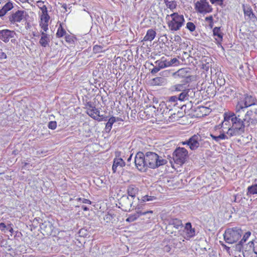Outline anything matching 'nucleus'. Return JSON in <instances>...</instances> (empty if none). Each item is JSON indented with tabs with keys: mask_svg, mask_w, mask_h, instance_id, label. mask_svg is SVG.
<instances>
[{
	"mask_svg": "<svg viewBox=\"0 0 257 257\" xmlns=\"http://www.w3.org/2000/svg\"><path fill=\"white\" fill-rule=\"evenodd\" d=\"M170 61V63H171V65H177L179 64V61L176 58H174L173 59H171Z\"/></svg>",
	"mask_w": 257,
	"mask_h": 257,
	"instance_id": "nucleus-60",
	"label": "nucleus"
},
{
	"mask_svg": "<svg viewBox=\"0 0 257 257\" xmlns=\"http://www.w3.org/2000/svg\"><path fill=\"white\" fill-rule=\"evenodd\" d=\"M223 116H224V120L221 123V124H220L221 127H223L224 125H225V126L228 125V124L229 123V120H230V119H228L227 120H225V113L223 114Z\"/></svg>",
	"mask_w": 257,
	"mask_h": 257,
	"instance_id": "nucleus-58",
	"label": "nucleus"
},
{
	"mask_svg": "<svg viewBox=\"0 0 257 257\" xmlns=\"http://www.w3.org/2000/svg\"><path fill=\"white\" fill-rule=\"evenodd\" d=\"M93 50L95 53H101L104 51L103 47L100 45H95L93 47Z\"/></svg>",
	"mask_w": 257,
	"mask_h": 257,
	"instance_id": "nucleus-40",
	"label": "nucleus"
},
{
	"mask_svg": "<svg viewBox=\"0 0 257 257\" xmlns=\"http://www.w3.org/2000/svg\"><path fill=\"white\" fill-rule=\"evenodd\" d=\"M77 200L78 201H82V203H85V204H91V201H90L89 200L87 199L78 198L77 199Z\"/></svg>",
	"mask_w": 257,
	"mask_h": 257,
	"instance_id": "nucleus-59",
	"label": "nucleus"
},
{
	"mask_svg": "<svg viewBox=\"0 0 257 257\" xmlns=\"http://www.w3.org/2000/svg\"><path fill=\"white\" fill-rule=\"evenodd\" d=\"M244 109L245 108L242 104H240L237 102L235 106V112L228 111L225 112V120L236 119L238 118L243 119L244 116Z\"/></svg>",
	"mask_w": 257,
	"mask_h": 257,
	"instance_id": "nucleus-7",
	"label": "nucleus"
},
{
	"mask_svg": "<svg viewBox=\"0 0 257 257\" xmlns=\"http://www.w3.org/2000/svg\"><path fill=\"white\" fill-rule=\"evenodd\" d=\"M174 41L177 43L180 44L181 43L182 39L180 36L175 35L174 37Z\"/></svg>",
	"mask_w": 257,
	"mask_h": 257,
	"instance_id": "nucleus-63",
	"label": "nucleus"
},
{
	"mask_svg": "<svg viewBox=\"0 0 257 257\" xmlns=\"http://www.w3.org/2000/svg\"><path fill=\"white\" fill-rule=\"evenodd\" d=\"M115 122V117H111L109 119L107 122L106 123L105 128L106 130H108L110 131L112 125L113 123Z\"/></svg>",
	"mask_w": 257,
	"mask_h": 257,
	"instance_id": "nucleus-34",
	"label": "nucleus"
},
{
	"mask_svg": "<svg viewBox=\"0 0 257 257\" xmlns=\"http://www.w3.org/2000/svg\"><path fill=\"white\" fill-rule=\"evenodd\" d=\"M168 225L166 226V229L168 234H173L176 232V231L172 230V227L176 229H179L183 227V224L181 220L178 218H170L167 219Z\"/></svg>",
	"mask_w": 257,
	"mask_h": 257,
	"instance_id": "nucleus-10",
	"label": "nucleus"
},
{
	"mask_svg": "<svg viewBox=\"0 0 257 257\" xmlns=\"http://www.w3.org/2000/svg\"><path fill=\"white\" fill-rule=\"evenodd\" d=\"M78 234L81 237H86L88 235V231L85 228H81L78 231Z\"/></svg>",
	"mask_w": 257,
	"mask_h": 257,
	"instance_id": "nucleus-44",
	"label": "nucleus"
},
{
	"mask_svg": "<svg viewBox=\"0 0 257 257\" xmlns=\"http://www.w3.org/2000/svg\"><path fill=\"white\" fill-rule=\"evenodd\" d=\"M76 40V39L75 37L70 35H67L65 36V40L69 43L73 44L74 43L75 40Z\"/></svg>",
	"mask_w": 257,
	"mask_h": 257,
	"instance_id": "nucleus-42",
	"label": "nucleus"
},
{
	"mask_svg": "<svg viewBox=\"0 0 257 257\" xmlns=\"http://www.w3.org/2000/svg\"><path fill=\"white\" fill-rule=\"evenodd\" d=\"M201 140V137L199 135H194L189 140L182 142L183 145H187L191 150H196L200 146V141Z\"/></svg>",
	"mask_w": 257,
	"mask_h": 257,
	"instance_id": "nucleus-11",
	"label": "nucleus"
},
{
	"mask_svg": "<svg viewBox=\"0 0 257 257\" xmlns=\"http://www.w3.org/2000/svg\"><path fill=\"white\" fill-rule=\"evenodd\" d=\"M251 232L250 231H247L245 232V233L244 234L242 238L240 240L241 243H244L245 242L247 239L248 238V237L250 236Z\"/></svg>",
	"mask_w": 257,
	"mask_h": 257,
	"instance_id": "nucleus-51",
	"label": "nucleus"
},
{
	"mask_svg": "<svg viewBox=\"0 0 257 257\" xmlns=\"http://www.w3.org/2000/svg\"><path fill=\"white\" fill-rule=\"evenodd\" d=\"M178 100L180 101H184L185 100H188L187 96L186 90L182 91L178 97Z\"/></svg>",
	"mask_w": 257,
	"mask_h": 257,
	"instance_id": "nucleus-43",
	"label": "nucleus"
},
{
	"mask_svg": "<svg viewBox=\"0 0 257 257\" xmlns=\"http://www.w3.org/2000/svg\"><path fill=\"white\" fill-rule=\"evenodd\" d=\"M177 75L182 78H186L187 79L191 77L190 74L189 69L187 68H182L176 72Z\"/></svg>",
	"mask_w": 257,
	"mask_h": 257,
	"instance_id": "nucleus-25",
	"label": "nucleus"
},
{
	"mask_svg": "<svg viewBox=\"0 0 257 257\" xmlns=\"http://www.w3.org/2000/svg\"><path fill=\"white\" fill-rule=\"evenodd\" d=\"M196 114L200 117L206 115L210 112V108L204 106H198L195 110Z\"/></svg>",
	"mask_w": 257,
	"mask_h": 257,
	"instance_id": "nucleus-23",
	"label": "nucleus"
},
{
	"mask_svg": "<svg viewBox=\"0 0 257 257\" xmlns=\"http://www.w3.org/2000/svg\"><path fill=\"white\" fill-rule=\"evenodd\" d=\"M54 229L52 223L49 221H44L40 224V230L44 235L49 236L52 234Z\"/></svg>",
	"mask_w": 257,
	"mask_h": 257,
	"instance_id": "nucleus-14",
	"label": "nucleus"
},
{
	"mask_svg": "<svg viewBox=\"0 0 257 257\" xmlns=\"http://www.w3.org/2000/svg\"><path fill=\"white\" fill-rule=\"evenodd\" d=\"M242 233L241 229L238 227L228 228L223 235L224 240L226 243H234L241 237Z\"/></svg>",
	"mask_w": 257,
	"mask_h": 257,
	"instance_id": "nucleus-3",
	"label": "nucleus"
},
{
	"mask_svg": "<svg viewBox=\"0 0 257 257\" xmlns=\"http://www.w3.org/2000/svg\"><path fill=\"white\" fill-rule=\"evenodd\" d=\"M228 135H226L224 133H222V134H220L219 136H217V138H218V142L221 140L228 139Z\"/></svg>",
	"mask_w": 257,
	"mask_h": 257,
	"instance_id": "nucleus-57",
	"label": "nucleus"
},
{
	"mask_svg": "<svg viewBox=\"0 0 257 257\" xmlns=\"http://www.w3.org/2000/svg\"><path fill=\"white\" fill-rule=\"evenodd\" d=\"M210 1L212 4H216L220 6H222L224 0H210Z\"/></svg>",
	"mask_w": 257,
	"mask_h": 257,
	"instance_id": "nucleus-55",
	"label": "nucleus"
},
{
	"mask_svg": "<svg viewBox=\"0 0 257 257\" xmlns=\"http://www.w3.org/2000/svg\"><path fill=\"white\" fill-rule=\"evenodd\" d=\"M48 127L51 130H55L57 127V122L55 121H51L48 123Z\"/></svg>",
	"mask_w": 257,
	"mask_h": 257,
	"instance_id": "nucleus-52",
	"label": "nucleus"
},
{
	"mask_svg": "<svg viewBox=\"0 0 257 257\" xmlns=\"http://www.w3.org/2000/svg\"><path fill=\"white\" fill-rule=\"evenodd\" d=\"M195 10L200 13L211 12L212 8L207 0H199L195 4Z\"/></svg>",
	"mask_w": 257,
	"mask_h": 257,
	"instance_id": "nucleus-12",
	"label": "nucleus"
},
{
	"mask_svg": "<svg viewBox=\"0 0 257 257\" xmlns=\"http://www.w3.org/2000/svg\"><path fill=\"white\" fill-rule=\"evenodd\" d=\"M146 157L147 152L144 154L142 152H138L135 156V163L136 167L138 170L142 172H146L149 168Z\"/></svg>",
	"mask_w": 257,
	"mask_h": 257,
	"instance_id": "nucleus-5",
	"label": "nucleus"
},
{
	"mask_svg": "<svg viewBox=\"0 0 257 257\" xmlns=\"http://www.w3.org/2000/svg\"><path fill=\"white\" fill-rule=\"evenodd\" d=\"M174 88L176 91L182 92L186 89L185 85L183 84H176L174 86Z\"/></svg>",
	"mask_w": 257,
	"mask_h": 257,
	"instance_id": "nucleus-41",
	"label": "nucleus"
},
{
	"mask_svg": "<svg viewBox=\"0 0 257 257\" xmlns=\"http://www.w3.org/2000/svg\"><path fill=\"white\" fill-rule=\"evenodd\" d=\"M164 3L166 5L167 7L171 10H173L176 8V4L174 2H170L169 0H164Z\"/></svg>",
	"mask_w": 257,
	"mask_h": 257,
	"instance_id": "nucleus-39",
	"label": "nucleus"
},
{
	"mask_svg": "<svg viewBox=\"0 0 257 257\" xmlns=\"http://www.w3.org/2000/svg\"><path fill=\"white\" fill-rule=\"evenodd\" d=\"M170 16L172 18V20L168 23L170 30L172 31L179 30L185 22L183 16L179 15L177 13H174Z\"/></svg>",
	"mask_w": 257,
	"mask_h": 257,
	"instance_id": "nucleus-4",
	"label": "nucleus"
},
{
	"mask_svg": "<svg viewBox=\"0 0 257 257\" xmlns=\"http://www.w3.org/2000/svg\"><path fill=\"white\" fill-rule=\"evenodd\" d=\"M153 82L155 85H160L165 82V79L163 77H158L153 79Z\"/></svg>",
	"mask_w": 257,
	"mask_h": 257,
	"instance_id": "nucleus-37",
	"label": "nucleus"
},
{
	"mask_svg": "<svg viewBox=\"0 0 257 257\" xmlns=\"http://www.w3.org/2000/svg\"><path fill=\"white\" fill-rule=\"evenodd\" d=\"M16 33L14 31L9 30H3L0 31V40L5 43H8L10 39L14 37Z\"/></svg>",
	"mask_w": 257,
	"mask_h": 257,
	"instance_id": "nucleus-17",
	"label": "nucleus"
},
{
	"mask_svg": "<svg viewBox=\"0 0 257 257\" xmlns=\"http://www.w3.org/2000/svg\"><path fill=\"white\" fill-rule=\"evenodd\" d=\"M147 161L149 168L156 169L159 167L165 165L167 163V161L159 156L157 154L152 152H147Z\"/></svg>",
	"mask_w": 257,
	"mask_h": 257,
	"instance_id": "nucleus-2",
	"label": "nucleus"
},
{
	"mask_svg": "<svg viewBox=\"0 0 257 257\" xmlns=\"http://www.w3.org/2000/svg\"><path fill=\"white\" fill-rule=\"evenodd\" d=\"M135 202V201L128 196L123 195L119 200V208L124 211H130L132 206L136 208V205H134Z\"/></svg>",
	"mask_w": 257,
	"mask_h": 257,
	"instance_id": "nucleus-9",
	"label": "nucleus"
},
{
	"mask_svg": "<svg viewBox=\"0 0 257 257\" xmlns=\"http://www.w3.org/2000/svg\"><path fill=\"white\" fill-rule=\"evenodd\" d=\"M243 243H241L240 241L238 243L235 245V250L236 251H241L243 248Z\"/></svg>",
	"mask_w": 257,
	"mask_h": 257,
	"instance_id": "nucleus-53",
	"label": "nucleus"
},
{
	"mask_svg": "<svg viewBox=\"0 0 257 257\" xmlns=\"http://www.w3.org/2000/svg\"><path fill=\"white\" fill-rule=\"evenodd\" d=\"M257 194V184L252 185L248 187L247 189L246 195L247 196H250L251 195H254Z\"/></svg>",
	"mask_w": 257,
	"mask_h": 257,
	"instance_id": "nucleus-30",
	"label": "nucleus"
},
{
	"mask_svg": "<svg viewBox=\"0 0 257 257\" xmlns=\"http://www.w3.org/2000/svg\"><path fill=\"white\" fill-rule=\"evenodd\" d=\"M178 100V97L176 96H173L169 98L168 101H170L171 103H173V106H175L176 105V101Z\"/></svg>",
	"mask_w": 257,
	"mask_h": 257,
	"instance_id": "nucleus-50",
	"label": "nucleus"
},
{
	"mask_svg": "<svg viewBox=\"0 0 257 257\" xmlns=\"http://www.w3.org/2000/svg\"><path fill=\"white\" fill-rule=\"evenodd\" d=\"M242 9L245 17H247V19L249 20H254L257 19L255 14L253 13L252 10L250 6L248 5H242Z\"/></svg>",
	"mask_w": 257,
	"mask_h": 257,
	"instance_id": "nucleus-18",
	"label": "nucleus"
},
{
	"mask_svg": "<svg viewBox=\"0 0 257 257\" xmlns=\"http://www.w3.org/2000/svg\"><path fill=\"white\" fill-rule=\"evenodd\" d=\"M148 213H153L152 211H144L142 212L141 211H137V213L135 214L130 215L126 219V221L128 222H131L135 221L141 215H144Z\"/></svg>",
	"mask_w": 257,
	"mask_h": 257,
	"instance_id": "nucleus-19",
	"label": "nucleus"
},
{
	"mask_svg": "<svg viewBox=\"0 0 257 257\" xmlns=\"http://www.w3.org/2000/svg\"><path fill=\"white\" fill-rule=\"evenodd\" d=\"M95 110V119L96 120H98V121H101V120H106V118L107 117H106V118H105L104 117H103V115H100V111L99 110L97 109V108H95L94 109Z\"/></svg>",
	"mask_w": 257,
	"mask_h": 257,
	"instance_id": "nucleus-35",
	"label": "nucleus"
},
{
	"mask_svg": "<svg viewBox=\"0 0 257 257\" xmlns=\"http://www.w3.org/2000/svg\"><path fill=\"white\" fill-rule=\"evenodd\" d=\"M177 117H176V114L174 113H171L170 116H169L170 121H174L175 120L177 119Z\"/></svg>",
	"mask_w": 257,
	"mask_h": 257,
	"instance_id": "nucleus-62",
	"label": "nucleus"
},
{
	"mask_svg": "<svg viewBox=\"0 0 257 257\" xmlns=\"http://www.w3.org/2000/svg\"><path fill=\"white\" fill-rule=\"evenodd\" d=\"M40 25L44 31L46 32L48 29V24L47 23L40 22Z\"/></svg>",
	"mask_w": 257,
	"mask_h": 257,
	"instance_id": "nucleus-56",
	"label": "nucleus"
},
{
	"mask_svg": "<svg viewBox=\"0 0 257 257\" xmlns=\"http://www.w3.org/2000/svg\"><path fill=\"white\" fill-rule=\"evenodd\" d=\"M240 104H242L243 106L246 108L247 107L255 108L257 106V99L252 95L246 94L243 101L238 102Z\"/></svg>",
	"mask_w": 257,
	"mask_h": 257,
	"instance_id": "nucleus-13",
	"label": "nucleus"
},
{
	"mask_svg": "<svg viewBox=\"0 0 257 257\" xmlns=\"http://www.w3.org/2000/svg\"><path fill=\"white\" fill-rule=\"evenodd\" d=\"M213 35L217 44H220L223 39V33L221 31L220 27H215L213 29Z\"/></svg>",
	"mask_w": 257,
	"mask_h": 257,
	"instance_id": "nucleus-22",
	"label": "nucleus"
},
{
	"mask_svg": "<svg viewBox=\"0 0 257 257\" xmlns=\"http://www.w3.org/2000/svg\"><path fill=\"white\" fill-rule=\"evenodd\" d=\"M25 13L24 11H17L10 16L9 21L12 24L20 23L24 19Z\"/></svg>",
	"mask_w": 257,
	"mask_h": 257,
	"instance_id": "nucleus-16",
	"label": "nucleus"
},
{
	"mask_svg": "<svg viewBox=\"0 0 257 257\" xmlns=\"http://www.w3.org/2000/svg\"><path fill=\"white\" fill-rule=\"evenodd\" d=\"M126 191L130 198L134 200L139 192V188L136 185L132 184L127 187Z\"/></svg>",
	"mask_w": 257,
	"mask_h": 257,
	"instance_id": "nucleus-20",
	"label": "nucleus"
},
{
	"mask_svg": "<svg viewBox=\"0 0 257 257\" xmlns=\"http://www.w3.org/2000/svg\"><path fill=\"white\" fill-rule=\"evenodd\" d=\"M244 121L246 123V126L257 124V106L255 108H250L244 116Z\"/></svg>",
	"mask_w": 257,
	"mask_h": 257,
	"instance_id": "nucleus-8",
	"label": "nucleus"
},
{
	"mask_svg": "<svg viewBox=\"0 0 257 257\" xmlns=\"http://www.w3.org/2000/svg\"><path fill=\"white\" fill-rule=\"evenodd\" d=\"M156 198L153 196H149L145 195L142 198L141 200H140L139 198H137V200L139 202V204H137L136 206V209L139 210L141 209L142 206L143 205V203L146 201H153L155 200Z\"/></svg>",
	"mask_w": 257,
	"mask_h": 257,
	"instance_id": "nucleus-21",
	"label": "nucleus"
},
{
	"mask_svg": "<svg viewBox=\"0 0 257 257\" xmlns=\"http://www.w3.org/2000/svg\"><path fill=\"white\" fill-rule=\"evenodd\" d=\"M86 109H91V108H93V107H95L93 105V103L91 101L87 102L85 105Z\"/></svg>",
	"mask_w": 257,
	"mask_h": 257,
	"instance_id": "nucleus-61",
	"label": "nucleus"
},
{
	"mask_svg": "<svg viewBox=\"0 0 257 257\" xmlns=\"http://www.w3.org/2000/svg\"><path fill=\"white\" fill-rule=\"evenodd\" d=\"M156 35V31L153 29H149L148 30L146 36L144 38L145 41H152L155 38Z\"/></svg>",
	"mask_w": 257,
	"mask_h": 257,
	"instance_id": "nucleus-28",
	"label": "nucleus"
},
{
	"mask_svg": "<svg viewBox=\"0 0 257 257\" xmlns=\"http://www.w3.org/2000/svg\"><path fill=\"white\" fill-rule=\"evenodd\" d=\"M166 104V109L168 111V113H169L172 110L173 103H171L170 101H166L165 102Z\"/></svg>",
	"mask_w": 257,
	"mask_h": 257,
	"instance_id": "nucleus-54",
	"label": "nucleus"
},
{
	"mask_svg": "<svg viewBox=\"0 0 257 257\" xmlns=\"http://www.w3.org/2000/svg\"><path fill=\"white\" fill-rule=\"evenodd\" d=\"M186 28L190 31L193 32L195 31L196 26L193 23L188 22L186 24Z\"/></svg>",
	"mask_w": 257,
	"mask_h": 257,
	"instance_id": "nucleus-47",
	"label": "nucleus"
},
{
	"mask_svg": "<svg viewBox=\"0 0 257 257\" xmlns=\"http://www.w3.org/2000/svg\"><path fill=\"white\" fill-rule=\"evenodd\" d=\"M232 122V126L229 127L226 134L230 137L240 135L244 132L245 127L246 126L245 121L243 119L238 118V119H230Z\"/></svg>",
	"mask_w": 257,
	"mask_h": 257,
	"instance_id": "nucleus-1",
	"label": "nucleus"
},
{
	"mask_svg": "<svg viewBox=\"0 0 257 257\" xmlns=\"http://www.w3.org/2000/svg\"><path fill=\"white\" fill-rule=\"evenodd\" d=\"M66 34V31L63 28L61 25H60V27L58 28V30L57 31V32L56 33V36L58 38H60L64 36Z\"/></svg>",
	"mask_w": 257,
	"mask_h": 257,
	"instance_id": "nucleus-38",
	"label": "nucleus"
},
{
	"mask_svg": "<svg viewBox=\"0 0 257 257\" xmlns=\"http://www.w3.org/2000/svg\"><path fill=\"white\" fill-rule=\"evenodd\" d=\"M243 251V257H257V252L254 250V242L253 241H249L246 246V248Z\"/></svg>",
	"mask_w": 257,
	"mask_h": 257,
	"instance_id": "nucleus-15",
	"label": "nucleus"
},
{
	"mask_svg": "<svg viewBox=\"0 0 257 257\" xmlns=\"http://www.w3.org/2000/svg\"><path fill=\"white\" fill-rule=\"evenodd\" d=\"M160 69L156 65V66L151 70V73L154 74L157 73L160 71Z\"/></svg>",
	"mask_w": 257,
	"mask_h": 257,
	"instance_id": "nucleus-64",
	"label": "nucleus"
},
{
	"mask_svg": "<svg viewBox=\"0 0 257 257\" xmlns=\"http://www.w3.org/2000/svg\"><path fill=\"white\" fill-rule=\"evenodd\" d=\"M155 63L160 69L166 67V65L164 63V61L157 60Z\"/></svg>",
	"mask_w": 257,
	"mask_h": 257,
	"instance_id": "nucleus-48",
	"label": "nucleus"
},
{
	"mask_svg": "<svg viewBox=\"0 0 257 257\" xmlns=\"http://www.w3.org/2000/svg\"><path fill=\"white\" fill-rule=\"evenodd\" d=\"M224 96L227 97H229L231 96H234L235 94V90L234 88L232 87L229 86L226 87L224 91Z\"/></svg>",
	"mask_w": 257,
	"mask_h": 257,
	"instance_id": "nucleus-31",
	"label": "nucleus"
},
{
	"mask_svg": "<svg viewBox=\"0 0 257 257\" xmlns=\"http://www.w3.org/2000/svg\"><path fill=\"white\" fill-rule=\"evenodd\" d=\"M50 19V17L48 15V13L45 14H42L41 17V22L43 23H48V21Z\"/></svg>",
	"mask_w": 257,
	"mask_h": 257,
	"instance_id": "nucleus-46",
	"label": "nucleus"
},
{
	"mask_svg": "<svg viewBox=\"0 0 257 257\" xmlns=\"http://www.w3.org/2000/svg\"><path fill=\"white\" fill-rule=\"evenodd\" d=\"M159 110L160 112L164 116L167 115L168 111L166 109V104L165 102L162 101L160 103L159 106L158 107V110Z\"/></svg>",
	"mask_w": 257,
	"mask_h": 257,
	"instance_id": "nucleus-32",
	"label": "nucleus"
},
{
	"mask_svg": "<svg viewBox=\"0 0 257 257\" xmlns=\"http://www.w3.org/2000/svg\"><path fill=\"white\" fill-rule=\"evenodd\" d=\"M188 157V151L184 148L178 147L173 153V160L175 163L180 165L185 163Z\"/></svg>",
	"mask_w": 257,
	"mask_h": 257,
	"instance_id": "nucleus-6",
	"label": "nucleus"
},
{
	"mask_svg": "<svg viewBox=\"0 0 257 257\" xmlns=\"http://www.w3.org/2000/svg\"><path fill=\"white\" fill-rule=\"evenodd\" d=\"M125 165V162L121 158H115L113 160V163L112 167L113 172H116L117 167L119 166L120 167H122L124 166Z\"/></svg>",
	"mask_w": 257,
	"mask_h": 257,
	"instance_id": "nucleus-24",
	"label": "nucleus"
},
{
	"mask_svg": "<svg viewBox=\"0 0 257 257\" xmlns=\"http://www.w3.org/2000/svg\"><path fill=\"white\" fill-rule=\"evenodd\" d=\"M50 42L49 37H41L39 41L40 45L44 47H46L49 46Z\"/></svg>",
	"mask_w": 257,
	"mask_h": 257,
	"instance_id": "nucleus-33",
	"label": "nucleus"
},
{
	"mask_svg": "<svg viewBox=\"0 0 257 257\" xmlns=\"http://www.w3.org/2000/svg\"><path fill=\"white\" fill-rule=\"evenodd\" d=\"M185 229L186 231V234L188 237H192L195 236V228L192 227L191 223L187 222L185 227Z\"/></svg>",
	"mask_w": 257,
	"mask_h": 257,
	"instance_id": "nucleus-27",
	"label": "nucleus"
},
{
	"mask_svg": "<svg viewBox=\"0 0 257 257\" xmlns=\"http://www.w3.org/2000/svg\"><path fill=\"white\" fill-rule=\"evenodd\" d=\"M13 225L11 223L5 224V223H0V231L4 232H6L9 231L12 235L14 232V230L12 227Z\"/></svg>",
	"mask_w": 257,
	"mask_h": 257,
	"instance_id": "nucleus-26",
	"label": "nucleus"
},
{
	"mask_svg": "<svg viewBox=\"0 0 257 257\" xmlns=\"http://www.w3.org/2000/svg\"><path fill=\"white\" fill-rule=\"evenodd\" d=\"M13 8V5L11 2L6 3L3 8L0 10V17H2L6 15L7 12L10 11Z\"/></svg>",
	"mask_w": 257,
	"mask_h": 257,
	"instance_id": "nucleus-29",
	"label": "nucleus"
},
{
	"mask_svg": "<svg viewBox=\"0 0 257 257\" xmlns=\"http://www.w3.org/2000/svg\"><path fill=\"white\" fill-rule=\"evenodd\" d=\"M95 107H93V108H91V109H87L86 110L87 114L89 115L90 117L93 118L95 119Z\"/></svg>",
	"mask_w": 257,
	"mask_h": 257,
	"instance_id": "nucleus-49",
	"label": "nucleus"
},
{
	"mask_svg": "<svg viewBox=\"0 0 257 257\" xmlns=\"http://www.w3.org/2000/svg\"><path fill=\"white\" fill-rule=\"evenodd\" d=\"M186 92L187 93V96L188 100L189 99V98H193L195 97L194 89H192V88L186 89Z\"/></svg>",
	"mask_w": 257,
	"mask_h": 257,
	"instance_id": "nucleus-36",
	"label": "nucleus"
},
{
	"mask_svg": "<svg viewBox=\"0 0 257 257\" xmlns=\"http://www.w3.org/2000/svg\"><path fill=\"white\" fill-rule=\"evenodd\" d=\"M216 83L218 85L221 86L225 84V81L224 78L222 77V76H219L216 79Z\"/></svg>",
	"mask_w": 257,
	"mask_h": 257,
	"instance_id": "nucleus-45",
	"label": "nucleus"
}]
</instances>
